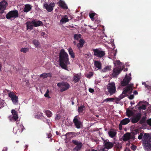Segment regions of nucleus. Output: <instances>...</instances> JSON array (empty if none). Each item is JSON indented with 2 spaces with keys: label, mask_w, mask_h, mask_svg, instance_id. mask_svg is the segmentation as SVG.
Returning a JSON list of instances; mask_svg holds the SVG:
<instances>
[{
  "label": "nucleus",
  "mask_w": 151,
  "mask_h": 151,
  "mask_svg": "<svg viewBox=\"0 0 151 151\" xmlns=\"http://www.w3.org/2000/svg\"><path fill=\"white\" fill-rule=\"evenodd\" d=\"M59 63L61 67L64 69L68 70L67 65L70 64L68 55L65 50L62 49L59 54Z\"/></svg>",
  "instance_id": "1"
},
{
  "label": "nucleus",
  "mask_w": 151,
  "mask_h": 151,
  "mask_svg": "<svg viewBox=\"0 0 151 151\" xmlns=\"http://www.w3.org/2000/svg\"><path fill=\"white\" fill-rule=\"evenodd\" d=\"M27 29L32 30L33 29V27H37L43 25L42 22L40 20H37L33 19L32 21H27L26 23Z\"/></svg>",
  "instance_id": "2"
},
{
  "label": "nucleus",
  "mask_w": 151,
  "mask_h": 151,
  "mask_svg": "<svg viewBox=\"0 0 151 151\" xmlns=\"http://www.w3.org/2000/svg\"><path fill=\"white\" fill-rule=\"evenodd\" d=\"M57 86L60 88V91L61 92L67 90L70 87L69 84L64 81L58 83Z\"/></svg>",
  "instance_id": "3"
},
{
  "label": "nucleus",
  "mask_w": 151,
  "mask_h": 151,
  "mask_svg": "<svg viewBox=\"0 0 151 151\" xmlns=\"http://www.w3.org/2000/svg\"><path fill=\"white\" fill-rule=\"evenodd\" d=\"M107 89L110 95L114 94L116 92L115 83L114 82L109 83L107 86Z\"/></svg>",
  "instance_id": "4"
},
{
  "label": "nucleus",
  "mask_w": 151,
  "mask_h": 151,
  "mask_svg": "<svg viewBox=\"0 0 151 151\" xmlns=\"http://www.w3.org/2000/svg\"><path fill=\"white\" fill-rule=\"evenodd\" d=\"M19 16V14L17 10H13L9 12L6 15L7 19H9L11 18L15 19Z\"/></svg>",
  "instance_id": "5"
},
{
  "label": "nucleus",
  "mask_w": 151,
  "mask_h": 151,
  "mask_svg": "<svg viewBox=\"0 0 151 151\" xmlns=\"http://www.w3.org/2000/svg\"><path fill=\"white\" fill-rule=\"evenodd\" d=\"M8 92H9L8 93L9 96L11 98L13 104L15 105L17 104L18 102V96L13 92L9 91Z\"/></svg>",
  "instance_id": "6"
},
{
  "label": "nucleus",
  "mask_w": 151,
  "mask_h": 151,
  "mask_svg": "<svg viewBox=\"0 0 151 151\" xmlns=\"http://www.w3.org/2000/svg\"><path fill=\"white\" fill-rule=\"evenodd\" d=\"M55 6V3L54 2H51L49 4L45 2L43 4V8L47 12H50L53 10Z\"/></svg>",
  "instance_id": "7"
},
{
  "label": "nucleus",
  "mask_w": 151,
  "mask_h": 151,
  "mask_svg": "<svg viewBox=\"0 0 151 151\" xmlns=\"http://www.w3.org/2000/svg\"><path fill=\"white\" fill-rule=\"evenodd\" d=\"M93 51L94 52V55L98 58H102L105 54V51L99 49H93Z\"/></svg>",
  "instance_id": "8"
},
{
  "label": "nucleus",
  "mask_w": 151,
  "mask_h": 151,
  "mask_svg": "<svg viewBox=\"0 0 151 151\" xmlns=\"http://www.w3.org/2000/svg\"><path fill=\"white\" fill-rule=\"evenodd\" d=\"M72 142L75 145H76L73 149V151H79L81 150L83 146L82 143L81 142L77 140H73Z\"/></svg>",
  "instance_id": "9"
},
{
  "label": "nucleus",
  "mask_w": 151,
  "mask_h": 151,
  "mask_svg": "<svg viewBox=\"0 0 151 151\" xmlns=\"http://www.w3.org/2000/svg\"><path fill=\"white\" fill-rule=\"evenodd\" d=\"M79 119V117L76 116L74 117L73 120L76 127L77 129L80 128L82 124V123Z\"/></svg>",
  "instance_id": "10"
},
{
  "label": "nucleus",
  "mask_w": 151,
  "mask_h": 151,
  "mask_svg": "<svg viewBox=\"0 0 151 151\" xmlns=\"http://www.w3.org/2000/svg\"><path fill=\"white\" fill-rule=\"evenodd\" d=\"M143 145L147 151L151 150V137H150L147 141H143Z\"/></svg>",
  "instance_id": "11"
},
{
  "label": "nucleus",
  "mask_w": 151,
  "mask_h": 151,
  "mask_svg": "<svg viewBox=\"0 0 151 151\" xmlns=\"http://www.w3.org/2000/svg\"><path fill=\"white\" fill-rule=\"evenodd\" d=\"M131 79V77L128 76L127 74L123 81H121V85L122 86H125L128 84Z\"/></svg>",
  "instance_id": "12"
},
{
  "label": "nucleus",
  "mask_w": 151,
  "mask_h": 151,
  "mask_svg": "<svg viewBox=\"0 0 151 151\" xmlns=\"http://www.w3.org/2000/svg\"><path fill=\"white\" fill-rule=\"evenodd\" d=\"M142 115L141 113H137L133 116L132 118L131 122L133 124L137 123L141 118Z\"/></svg>",
  "instance_id": "13"
},
{
  "label": "nucleus",
  "mask_w": 151,
  "mask_h": 151,
  "mask_svg": "<svg viewBox=\"0 0 151 151\" xmlns=\"http://www.w3.org/2000/svg\"><path fill=\"white\" fill-rule=\"evenodd\" d=\"M8 5L7 2L4 0L1 1L0 2V12L1 14H2L6 9V8Z\"/></svg>",
  "instance_id": "14"
},
{
  "label": "nucleus",
  "mask_w": 151,
  "mask_h": 151,
  "mask_svg": "<svg viewBox=\"0 0 151 151\" xmlns=\"http://www.w3.org/2000/svg\"><path fill=\"white\" fill-rule=\"evenodd\" d=\"M104 144L105 148L107 150L111 149L114 146L113 144L109 142L108 140H104Z\"/></svg>",
  "instance_id": "15"
},
{
  "label": "nucleus",
  "mask_w": 151,
  "mask_h": 151,
  "mask_svg": "<svg viewBox=\"0 0 151 151\" xmlns=\"http://www.w3.org/2000/svg\"><path fill=\"white\" fill-rule=\"evenodd\" d=\"M133 84H130L126 87L123 91V93H127L128 92H129V93L131 94L132 90V86Z\"/></svg>",
  "instance_id": "16"
},
{
  "label": "nucleus",
  "mask_w": 151,
  "mask_h": 151,
  "mask_svg": "<svg viewBox=\"0 0 151 151\" xmlns=\"http://www.w3.org/2000/svg\"><path fill=\"white\" fill-rule=\"evenodd\" d=\"M122 70V69L119 67L114 68L113 70L112 74L113 76L116 77L120 73Z\"/></svg>",
  "instance_id": "17"
},
{
  "label": "nucleus",
  "mask_w": 151,
  "mask_h": 151,
  "mask_svg": "<svg viewBox=\"0 0 151 151\" xmlns=\"http://www.w3.org/2000/svg\"><path fill=\"white\" fill-rule=\"evenodd\" d=\"M81 73H78L74 74L73 77V81L75 83L79 82L81 78Z\"/></svg>",
  "instance_id": "18"
},
{
  "label": "nucleus",
  "mask_w": 151,
  "mask_h": 151,
  "mask_svg": "<svg viewBox=\"0 0 151 151\" xmlns=\"http://www.w3.org/2000/svg\"><path fill=\"white\" fill-rule=\"evenodd\" d=\"M11 113L13 115L12 118V119H13L15 121H17V120L19 118L17 111L14 109H12L11 111Z\"/></svg>",
  "instance_id": "19"
},
{
  "label": "nucleus",
  "mask_w": 151,
  "mask_h": 151,
  "mask_svg": "<svg viewBox=\"0 0 151 151\" xmlns=\"http://www.w3.org/2000/svg\"><path fill=\"white\" fill-rule=\"evenodd\" d=\"M58 4V5L61 8L64 9H68V7L65 3L63 1L60 0L57 3Z\"/></svg>",
  "instance_id": "20"
},
{
  "label": "nucleus",
  "mask_w": 151,
  "mask_h": 151,
  "mask_svg": "<svg viewBox=\"0 0 151 151\" xmlns=\"http://www.w3.org/2000/svg\"><path fill=\"white\" fill-rule=\"evenodd\" d=\"M131 138V134L129 133L125 134L123 137V139L124 141H127Z\"/></svg>",
  "instance_id": "21"
},
{
  "label": "nucleus",
  "mask_w": 151,
  "mask_h": 151,
  "mask_svg": "<svg viewBox=\"0 0 151 151\" xmlns=\"http://www.w3.org/2000/svg\"><path fill=\"white\" fill-rule=\"evenodd\" d=\"M68 18V17L67 15H65L64 16V17L62 18L60 22L61 24H63L64 23H65L69 22V20Z\"/></svg>",
  "instance_id": "22"
},
{
  "label": "nucleus",
  "mask_w": 151,
  "mask_h": 151,
  "mask_svg": "<svg viewBox=\"0 0 151 151\" xmlns=\"http://www.w3.org/2000/svg\"><path fill=\"white\" fill-rule=\"evenodd\" d=\"M24 6L25 7L23 9V11L24 12H28L31 10L32 8V6L29 4H26Z\"/></svg>",
  "instance_id": "23"
},
{
  "label": "nucleus",
  "mask_w": 151,
  "mask_h": 151,
  "mask_svg": "<svg viewBox=\"0 0 151 151\" xmlns=\"http://www.w3.org/2000/svg\"><path fill=\"white\" fill-rule=\"evenodd\" d=\"M52 77V74L50 73H44L40 75V77L42 78H47V77Z\"/></svg>",
  "instance_id": "24"
},
{
  "label": "nucleus",
  "mask_w": 151,
  "mask_h": 151,
  "mask_svg": "<svg viewBox=\"0 0 151 151\" xmlns=\"http://www.w3.org/2000/svg\"><path fill=\"white\" fill-rule=\"evenodd\" d=\"M94 65L98 69L101 68V63L100 61L95 60L94 61Z\"/></svg>",
  "instance_id": "25"
},
{
  "label": "nucleus",
  "mask_w": 151,
  "mask_h": 151,
  "mask_svg": "<svg viewBox=\"0 0 151 151\" xmlns=\"http://www.w3.org/2000/svg\"><path fill=\"white\" fill-rule=\"evenodd\" d=\"M68 50L69 55L71 58H75V53L73 52L72 49L71 47H69L68 49Z\"/></svg>",
  "instance_id": "26"
},
{
  "label": "nucleus",
  "mask_w": 151,
  "mask_h": 151,
  "mask_svg": "<svg viewBox=\"0 0 151 151\" xmlns=\"http://www.w3.org/2000/svg\"><path fill=\"white\" fill-rule=\"evenodd\" d=\"M108 134L110 137L113 138L116 135L117 133L115 132L110 131L108 132Z\"/></svg>",
  "instance_id": "27"
},
{
  "label": "nucleus",
  "mask_w": 151,
  "mask_h": 151,
  "mask_svg": "<svg viewBox=\"0 0 151 151\" xmlns=\"http://www.w3.org/2000/svg\"><path fill=\"white\" fill-rule=\"evenodd\" d=\"M130 122V119L129 118H125L122 120L120 122L122 124L125 125L128 123Z\"/></svg>",
  "instance_id": "28"
},
{
  "label": "nucleus",
  "mask_w": 151,
  "mask_h": 151,
  "mask_svg": "<svg viewBox=\"0 0 151 151\" xmlns=\"http://www.w3.org/2000/svg\"><path fill=\"white\" fill-rule=\"evenodd\" d=\"M33 43L35 46L36 47L39 48L40 47V43L38 42V40H34L33 41Z\"/></svg>",
  "instance_id": "29"
},
{
  "label": "nucleus",
  "mask_w": 151,
  "mask_h": 151,
  "mask_svg": "<svg viewBox=\"0 0 151 151\" xmlns=\"http://www.w3.org/2000/svg\"><path fill=\"white\" fill-rule=\"evenodd\" d=\"M149 134L148 133H145L143 137V141H147L149 137Z\"/></svg>",
  "instance_id": "30"
},
{
  "label": "nucleus",
  "mask_w": 151,
  "mask_h": 151,
  "mask_svg": "<svg viewBox=\"0 0 151 151\" xmlns=\"http://www.w3.org/2000/svg\"><path fill=\"white\" fill-rule=\"evenodd\" d=\"M126 114L128 117H130L133 115V113L131 110L128 109L126 111Z\"/></svg>",
  "instance_id": "31"
},
{
  "label": "nucleus",
  "mask_w": 151,
  "mask_h": 151,
  "mask_svg": "<svg viewBox=\"0 0 151 151\" xmlns=\"http://www.w3.org/2000/svg\"><path fill=\"white\" fill-rule=\"evenodd\" d=\"M80 134V132H68L66 134V135H68V134H72L73 137H76V136L78 135L79 134Z\"/></svg>",
  "instance_id": "32"
},
{
  "label": "nucleus",
  "mask_w": 151,
  "mask_h": 151,
  "mask_svg": "<svg viewBox=\"0 0 151 151\" xmlns=\"http://www.w3.org/2000/svg\"><path fill=\"white\" fill-rule=\"evenodd\" d=\"M111 66H107L103 69L102 71L104 72H105L107 71H109L111 70Z\"/></svg>",
  "instance_id": "33"
},
{
  "label": "nucleus",
  "mask_w": 151,
  "mask_h": 151,
  "mask_svg": "<svg viewBox=\"0 0 151 151\" xmlns=\"http://www.w3.org/2000/svg\"><path fill=\"white\" fill-rule=\"evenodd\" d=\"M45 112L47 116L49 117H51L52 115V114L50 111L48 110L45 111Z\"/></svg>",
  "instance_id": "34"
},
{
  "label": "nucleus",
  "mask_w": 151,
  "mask_h": 151,
  "mask_svg": "<svg viewBox=\"0 0 151 151\" xmlns=\"http://www.w3.org/2000/svg\"><path fill=\"white\" fill-rule=\"evenodd\" d=\"M85 106L84 105H82L79 107L78 109V111L79 112H82L83 110L85 109Z\"/></svg>",
  "instance_id": "35"
},
{
  "label": "nucleus",
  "mask_w": 151,
  "mask_h": 151,
  "mask_svg": "<svg viewBox=\"0 0 151 151\" xmlns=\"http://www.w3.org/2000/svg\"><path fill=\"white\" fill-rule=\"evenodd\" d=\"M81 35L80 34H75L74 35V38L75 40H78L81 38Z\"/></svg>",
  "instance_id": "36"
},
{
  "label": "nucleus",
  "mask_w": 151,
  "mask_h": 151,
  "mask_svg": "<svg viewBox=\"0 0 151 151\" xmlns=\"http://www.w3.org/2000/svg\"><path fill=\"white\" fill-rule=\"evenodd\" d=\"M24 127L22 125L20 124L19 125V127L17 131L20 133H22Z\"/></svg>",
  "instance_id": "37"
},
{
  "label": "nucleus",
  "mask_w": 151,
  "mask_h": 151,
  "mask_svg": "<svg viewBox=\"0 0 151 151\" xmlns=\"http://www.w3.org/2000/svg\"><path fill=\"white\" fill-rule=\"evenodd\" d=\"M29 50V48L28 47H22L20 50L21 52H23L24 53H26Z\"/></svg>",
  "instance_id": "38"
},
{
  "label": "nucleus",
  "mask_w": 151,
  "mask_h": 151,
  "mask_svg": "<svg viewBox=\"0 0 151 151\" xmlns=\"http://www.w3.org/2000/svg\"><path fill=\"white\" fill-rule=\"evenodd\" d=\"M96 14V13H90L89 14V16L90 17L91 19V20L93 21L94 20V17Z\"/></svg>",
  "instance_id": "39"
},
{
  "label": "nucleus",
  "mask_w": 151,
  "mask_h": 151,
  "mask_svg": "<svg viewBox=\"0 0 151 151\" xmlns=\"http://www.w3.org/2000/svg\"><path fill=\"white\" fill-rule=\"evenodd\" d=\"M146 121V117L143 116L139 121V123L141 124H143Z\"/></svg>",
  "instance_id": "40"
},
{
  "label": "nucleus",
  "mask_w": 151,
  "mask_h": 151,
  "mask_svg": "<svg viewBox=\"0 0 151 151\" xmlns=\"http://www.w3.org/2000/svg\"><path fill=\"white\" fill-rule=\"evenodd\" d=\"M138 109L139 110H141V109L145 110L146 109V107L145 105L143 104L138 107Z\"/></svg>",
  "instance_id": "41"
},
{
  "label": "nucleus",
  "mask_w": 151,
  "mask_h": 151,
  "mask_svg": "<svg viewBox=\"0 0 151 151\" xmlns=\"http://www.w3.org/2000/svg\"><path fill=\"white\" fill-rule=\"evenodd\" d=\"M114 100L113 98H108L105 99L104 100V102H108V101H112Z\"/></svg>",
  "instance_id": "42"
},
{
  "label": "nucleus",
  "mask_w": 151,
  "mask_h": 151,
  "mask_svg": "<svg viewBox=\"0 0 151 151\" xmlns=\"http://www.w3.org/2000/svg\"><path fill=\"white\" fill-rule=\"evenodd\" d=\"M93 75V72H90L88 74H87L86 75V77L88 78H90Z\"/></svg>",
  "instance_id": "43"
},
{
  "label": "nucleus",
  "mask_w": 151,
  "mask_h": 151,
  "mask_svg": "<svg viewBox=\"0 0 151 151\" xmlns=\"http://www.w3.org/2000/svg\"><path fill=\"white\" fill-rule=\"evenodd\" d=\"M126 93H123V91L122 92V94L120 96V99H122L123 98H124V97L126 96Z\"/></svg>",
  "instance_id": "44"
},
{
  "label": "nucleus",
  "mask_w": 151,
  "mask_h": 151,
  "mask_svg": "<svg viewBox=\"0 0 151 151\" xmlns=\"http://www.w3.org/2000/svg\"><path fill=\"white\" fill-rule=\"evenodd\" d=\"M143 133H140V134L139 135L138 137V139H141L142 138H143Z\"/></svg>",
  "instance_id": "45"
},
{
  "label": "nucleus",
  "mask_w": 151,
  "mask_h": 151,
  "mask_svg": "<svg viewBox=\"0 0 151 151\" xmlns=\"http://www.w3.org/2000/svg\"><path fill=\"white\" fill-rule=\"evenodd\" d=\"M77 46L78 48L79 49L81 48H82L83 47V45L80 44V43H78L77 44Z\"/></svg>",
  "instance_id": "46"
},
{
  "label": "nucleus",
  "mask_w": 151,
  "mask_h": 151,
  "mask_svg": "<svg viewBox=\"0 0 151 151\" xmlns=\"http://www.w3.org/2000/svg\"><path fill=\"white\" fill-rule=\"evenodd\" d=\"M85 42L83 39H80L79 40V43L81 44L82 45H84Z\"/></svg>",
  "instance_id": "47"
},
{
  "label": "nucleus",
  "mask_w": 151,
  "mask_h": 151,
  "mask_svg": "<svg viewBox=\"0 0 151 151\" xmlns=\"http://www.w3.org/2000/svg\"><path fill=\"white\" fill-rule=\"evenodd\" d=\"M147 122L148 125L151 126V119L147 120Z\"/></svg>",
  "instance_id": "48"
},
{
  "label": "nucleus",
  "mask_w": 151,
  "mask_h": 151,
  "mask_svg": "<svg viewBox=\"0 0 151 151\" xmlns=\"http://www.w3.org/2000/svg\"><path fill=\"white\" fill-rule=\"evenodd\" d=\"M134 95H131L129 97V98L130 99H132L134 98Z\"/></svg>",
  "instance_id": "49"
},
{
  "label": "nucleus",
  "mask_w": 151,
  "mask_h": 151,
  "mask_svg": "<svg viewBox=\"0 0 151 151\" xmlns=\"http://www.w3.org/2000/svg\"><path fill=\"white\" fill-rule=\"evenodd\" d=\"M89 91L91 93H92L93 92H94V90L93 89V88H89Z\"/></svg>",
  "instance_id": "50"
},
{
  "label": "nucleus",
  "mask_w": 151,
  "mask_h": 151,
  "mask_svg": "<svg viewBox=\"0 0 151 151\" xmlns=\"http://www.w3.org/2000/svg\"><path fill=\"white\" fill-rule=\"evenodd\" d=\"M124 125L123 124H121V122H120L119 125V128L120 130H121L122 128V125Z\"/></svg>",
  "instance_id": "51"
},
{
  "label": "nucleus",
  "mask_w": 151,
  "mask_h": 151,
  "mask_svg": "<svg viewBox=\"0 0 151 151\" xmlns=\"http://www.w3.org/2000/svg\"><path fill=\"white\" fill-rule=\"evenodd\" d=\"M136 148L137 147L136 146H135L134 145H132L131 148L133 150H134L136 149Z\"/></svg>",
  "instance_id": "52"
},
{
  "label": "nucleus",
  "mask_w": 151,
  "mask_h": 151,
  "mask_svg": "<svg viewBox=\"0 0 151 151\" xmlns=\"http://www.w3.org/2000/svg\"><path fill=\"white\" fill-rule=\"evenodd\" d=\"M44 96L46 97H48L49 98H50L49 96L48 93H45L44 95Z\"/></svg>",
  "instance_id": "53"
},
{
  "label": "nucleus",
  "mask_w": 151,
  "mask_h": 151,
  "mask_svg": "<svg viewBox=\"0 0 151 151\" xmlns=\"http://www.w3.org/2000/svg\"><path fill=\"white\" fill-rule=\"evenodd\" d=\"M52 136V135L50 133L48 134H47V137L48 138H50Z\"/></svg>",
  "instance_id": "54"
},
{
  "label": "nucleus",
  "mask_w": 151,
  "mask_h": 151,
  "mask_svg": "<svg viewBox=\"0 0 151 151\" xmlns=\"http://www.w3.org/2000/svg\"><path fill=\"white\" fill-rule=\"evenodd\" d=\"M42 114H43L41 112H39L38 113V115H40V116L41 117L43 116Z\"/></svg>",
  "instance_id": "55"
},
{
  "label": "nucleus",
  "mask_w": 151,
  "mask_h": 151,
  "mask_svg": "<svg viewBox=\"0 0 151 151\" xmlns=\"http://www.w3.org/2000/svg\"><path fill=\"white\" fill-rule=\"evenodd\" d=\"M142 84H143V85H145V87H146V88H148V89H149V88H148V86H147V85H146V83H145V82H143V83H142Z\"/></svg>",
  "instance_id": "56"
},
{
  "label": "nucleus",
  "mask_w": 151,
  "mask_h": 151,
  "mask_svg": "<svg viewBox=\"0 0 151 151\" xmlns=\"http://www.w3.org/2000/svg\"><path fill=\"white\" fill-rule=\"evenodd\" d=\"M121 63L119 60H118L116 61V63L118 65H120V64Z\"/></svg>",
  "instance_id": "57"
},
{
  "label": "nucleus",
  "mask_w": 151,
  "mask_h": 151,
  "mask_svg": "<svg viewBox=\"0 0 151 151\" xmlns=\"http://www.w3.org/2000/svg\"><path fill=\"white\" fill-rule=\"evenodd\" d=\"M45 35V32H42L41 33V36H43V37H44V35Z\"/></svg>",
  "instance_id": "58"
},
{
  "label": "nucleus",
  "mask_w": 151,
  "mask_h": 151,
  "mask_svg": "<svg viewBox=\"0 0 151 151\" xmlns=\"http://www.w3.org/2000/svg\"><path fill=\"white\" fill-rule=\"evenodd\" d=\"M133 93L135 95L137 94L138 93V92L136 91H134Z\"/></svg>",
  "instance_id": "59"
},
{
  "label": "nucleus",
  "mask_w": 151,
  "mask_h": 151,
  "mask_svg": "<svg viewBox=\"0 0 151 151\" xmlns=\"http://www.w3.org/2000/svg\"><path fill=\"white\" fill-rule=\"evenodd\" d=\"M138 132V130L137 129H136L135 131V132H134V135L136 134H137V132Z\"/></svg>",
  "instance_id": "60"
},
{
  "label": "nucleus",
  "mask_w": 151,
  "mask_h": 151,
  "mask_svg": "<svg viewBox=\"0 0 151 151\" xmlns=\"http://www.w3.org/2000/svg\"><path fill=\"white\" fill-rule=\"evenodd\" d=\"M142 103V101H140L137 104V106H139L140 105V103Z\"/></svg>",
  "instance_id": "61"
},
{
  "label": "nucleus",
  "mask_w": 151,
  "mask_h": 151,
  "mask_svg": "<svg viewBox=\"0 0 151 151\" xmlns=\"http://www.w3.org/2000/svg\"><path fill=\"white\" fill-rule=\"evenodd\" d=\"M106 149V148H105H105H104L102 149L101 151H107V150H105Z\"/></svg>",
  "instance_id": "62"
},
{
  "label": "nucleus",
  "mask_w": 151,
  "mask_h": 151,
  "mask_svg": "<svg viewBox=\"0 0 151 151\" xmlns=\"http://www.w3.org/2000/svg\"><path fill=\"white\" fill-rule=\"evenodd\" d=\"M131 138L134 140L135 139V137L134 136V135L132 137H131Z\"/></svg>",
  "instance_id": "63"
},
{
  "label": "nucleus",
  "mask_w": 151,
  "mask_h": 151,
  "mask_svg": "<svg viewBox=\"0 0 151 151\" xmlns=\"http://www.w3.org/2000/svg\"><path fill=\"white\" fill-rule=\"evenodd\" d=\"M91 151H98L96 150H95L93 149H92L91 150Z\"/></svg>",
  "instance_id": "64"
}]
</instances>
